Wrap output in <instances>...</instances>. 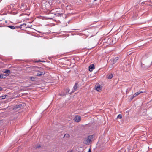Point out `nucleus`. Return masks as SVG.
Returning <instances> with one entry per match:
<instances>
[{
	"mask_svg": "<svg viewBox=\"0 0 152 152\" xmlns=\"http://www.w3.org/2000/svg\"><path fill=\"white\" fill-rule=\"evenodd\" d=\"M41 62H45V61H42Z\"/></svg>",
	"mask_w": 152,
	"mask_h": 152,
	"instance_id": "37",
	"label": "nucleus"
},
{
	"mask_svg": "<svg viewBox=\"0 0 152 152\" xmlns=\"http://www.w3.org/2000/svg\"><path fill=\"white\" fill-rule=\"evenodd\" d=\"M113 76V75L111 73H108L107 74L106 76V78L108 79H111Z\"/></svg>",
	"mask_w": 152,
	"mask_h": 152,
	"instance_id": "8",
	"label": "nucleus"
},
{
	"mask_svg": "<svg viewBox=\"0 0 152 152\" xmlns=\"http://www.w3.org/2000/svg\"><path fill=\"white\" fill-rule=\"evenodd\" d=\"M54 15H56V16H57L58 17L61 16L63 15V13H60L57 12Z\"/></svg>",
	"mask_w": 152,
	"mask_h": 152,
	"instance_id": "17",
	"label": "nucleus"
},
{
	"mask_svg": "<svg viewBox=\"0 0 152 152\" xmlns=\"http://www.w3.org/2000/svg\"><path fill=\"white\" fill-rule=\"evenodd\" d=\"M3 89V88H1V87H0V91H2Z\"/></svg>",
	"mask_w": 152,
	"mask_h": 152,
	"instance_id": "32",
	"label": "nucleus"
},
{
	"mask_svg": "<svg viewBox=\"0 0 152 152\" xmlns=\"http://www.w3.org/2000/svg\"><path fill=\"white\" fill-rule=\"evenodd\" d=\"M130 90H131L130 88H128L126 90V93H127L129 92L130 91Z\"/></svg>",
	"mask_w": 152,
	"mask_h": 152,
	"instance_id": "25",
	"label": "nucleus"
},
{
	"mask_svg": "<svg viewBox=\"0 0 152 152\" xmlns=\"http://www.w3.org/2000/svg\"><path fill=\"white\" fill-rule=\"evenodd\" d=\"M81 119V118L80 116H76L74 118V120L76 122H78L80 121Z\"/></svg>",
	"mask_w": 152,
	"mask_h": 152,
	"instance_id": "6",
	"label": "nucleus"
},
{
	"mask_svg": "<svg viewBox=\"0 0 152 152\" xmlns=\"http://www.w3.org/2000/svg\"><path fill=\"white\" fill-rule=\"evenodd\" d=\"M35 68H37L36 69H39V70L37 71V74L36 75L37 76H40L42 75H44L45 72L44 71V69L43 68H39L37 66H35Z\"/></svg>",
	"mask_w": 152,
	"mask_h": 152,
	"instance_id": "2",
	"label": "nucleus"
},
{
	"mask_svg": "<svg viewBox=\"0 0 152 152\" xmlns=\"http://www.w3.org/2000/svg\"><path fill=\"white\" fill-rule=\"evenodd\" d=\"M7 27L11 28L12 29H15V27L14 26H7Z\"/></svg>",
	"mask_w": 152,
	"mask_h": 152,
	"instance_id": "21",
	"label": "nucleus"
},
{
	"mask_svg": "<svg viewBox=\"0 0 152 152\" xmlns=\"http://www.w3.org/2000/svg\"><path fill=\"white\" fill-rule=\"evenodd\" d=\"M30 79L32 81H36V79H37V77H31Z\"/></svg>",
	"mask_w": 152,
	"mask_h": 152,
	"instance_id": "15",
	"label": "nucleus"
},
{
	"mask_svg": "<svg viewBox=\"0 0 152 152\" xmlns=\"http://www.w3.org/2000/svg\"><path fill=\"white\" fill-rule=\"evenodd\" d=\"M143 92H145V91H143L138 92L136 93L133 95V98H134L136 97L137 96L139 95L140 94L142 93Z\"/></svg>",
	"mask_w": 152,
	"mask_h": 152,
	"instance_id": "11",
	"label": "nucleus"
},
{
	"mask_svg": "<svg viewBox=\"0 0 152 152\" xmlns=\"http://www.w3.org/2000/svg\"><path fill=\"white\" fill-rule=\"evenodd\" d=\"M94 137V135L89 136L87 139L84 140L83 141V143L86 145L89 144L91 142V140Z\"/></svg>",
	"mask_w": 152,
	"mask_h": 152,
	"instance_id": "4",
	"label": "nucleus"
},
{
	"mask_svg": "<svg viewBox=\"0 0 152 152\" xmlns=\"http://www.w3.org/2000/svg\"><path fill=\"white\" fill-rule=\"evenodd\" d=\"M66 92V94H68V93L70 91V89L69 88H67L65 90H64Z\"/></svg>",
	"mask_w": 152,
	"mask_h": 152,
	"instance_id": "19",
	"label": "nucleus"
},
{
	"mask_svg": "<svg viewBox=\"0 0 152 152\" xmlns=\"http://www.w3.org/2000/svg\"><path fill=\"white\" fill-rule=\"evenodd\" d=\"M23 25H25L26 26V23H23V24H21L20 26H16L15 27V28H22V26Z\"/></svg>",
	"mask_w": 152,
	"mask_h": 152,
	"instance_id": "13",
	"label": "nucleus"
},
{
	"mask_svg": "<svg viewBox=\"0 0 152 152\" xmlns=\"http://www.w3.org/2000/svg\"><path fill=\"white\" fill-rule=\"evenodd\" d=\"M123 69L124 71H126L127 70L126 69H125V67L124 66V67L123 68Z\"/></svg>",
	"mask_w": 152,
	"mask_h": 152,
	"instance_id": "28",
	"label": "nucleus"
},
{
	"mask_svg": "<svg viewBox=\"0 0 152 152\" xmlns=\"http://www.w3.org/2000/svg\"><path fill=\"white\" fill-rule=\"evenodd\" d=\"M7 95H4L3 96H1L2 97V99H5L6 98V97L7 96Z\"/></svg>",
	"mask_w": 152,
	"mask_h": 152,
	"instance_id": "26",
	"label": "nucleus"
},
{
	"mask_svg": "<svg viewBox=\"0 0 152 152\" xmlns=\"http://www.w3.org/2000/svg\"><path fill=\"white\" fill-rule=\"evenodd\" d=\"M22 26H23L24 28H27L26 25V26L25 25H23Z\"/></svg>",
	"mask_w": 152,
	"mask_h": 152,
	"instance_id": "29",
	"label": "nucleus"
},
{
	"mask_svg": "<svg viewBox=\"0 0 152 152\" xmlns=\"http://www.w3.org/2000/svg\"><path fill=\"white\" fill-rule=\"evenodd\" d=\"M103 141V140H102V138L100 137L99 139L98 143V144L101 147H103V144L104 142V141Z\"/></svg>",
	"mask_w": 152,
	"mask_h": 152,
	"instance_id": "5",
	"label": "nucleus"
},
{
	"mask_svg": "<svg viewBox=\"0 0 152 152\" xmlns=\"http://www.w3.org/2000/svg\"><path fill=\"white\" fill-rule=\"evenodd\" d=\"M152 63V60H151L149 63L146 62L144 64H141V67L143 69H146L151 66Z\"/></svg>",
	"mask_w": 152,
	"mask_h": 152,
	"instance_id": "1",
	"label": "nucleus"
},
{
	"mask_svg": "<svg viewBox=\"0 0 152 152\" xmlns=\"http://www.w3.org/2000/svg\"><path fill=\"white\" fill-rule=\"evenodd\" d=\"M106 23H108V22L107 21H105V24Z\"/></svg>",
	"mask_w": 152,
	"mask_h": 152,
	"instance_id": "34",
	"label": "nucleus"
},
{
	"mask_svg": "<svg viewBox=\"0 0 152 152\" xmlns=\"http://www.w3.org/2000/svg\"><path fill=\"white\" fill-rule=\"evenodd\" d=\"M40 145H37V146L36 147V148H39L40 147Z\"/></svg>",
	"mask_w": 152,
	"mask_h": 152,
	"instance_id": "27",
	"label": "nucleus"
},
{
	"mask_svg": "<svg viewBox=\"0 0 152 152\" xmlns=\"http://www.w3.org/2000/svg\"><path fill=\"white\" fill-rule=\"evenodd\" d=\"M66 94H66V93L65 92V93L62 92L61 93H60L59 94V95L61 96H65L66 95Z\"/></svg>",
	"mask_w": 152,
	"mask_h": 152,
	"instance_id": "20",
	"label": "nucleus"
},
{
	"mask_svg": "<svg viewBox=\"0 0 152 152\" xmlns=\"http://www.w3.org/2000/svg\"><path fill=\"white\" fill-rule=\"evenodd\" d=\"M96 0H94V1H96Z\"/></svg>",
	"mask_w": 152,
	"mask_h": 152,
	"instance_id": "39",
	"label": "nucleus"
},
{
	"mask_svg": "<svg viewBox=\"0 0 152 152\" xmlns=\"http://www.w3.org/2000/svg\"><path fill=\"white\" fill-rule=\"evenodd\" d=\"M7 76H8V75L4 74H0V78L5 79L6 78Z\"/></svg>",
	"mask_w": 152,
	"mask_h": 152,
	"instance_id": "12",
	"label": "nucleus"
},
{
	"mask_svg": "<svg viewBox=\"0 0 152 152\" xmlns=\"http://www.w3.org/2000/svg\"><path fill=\"white\" fill-rule=\"evenodd\" d=\"M122 118V115L121 114H119L117 116V118L121 119Z\"/></svg>",
	"mask_w": 152,
	"mask_h": 152,
	"instance_id": "22",
	"label": "nucleus"
},
{
	"mask_svg": "<svg viewBox=\"0 0 152 152\" xmlns=\"http://www.w3.org/2000/svg\"><path fill=\"white\" fill-rule=\"evenodd\" d=\"M108 34L105 36V43L107 44L108 45H110L112 44L113 42L112 38L110 36H107Z\"/></svg>",
	"mask_w": 152,
	"mask_h": 152,
	"instance_id": "3",
	"label": "nucleus"
},
{
	"mask_svg": "<svg viewBox=\"0 0 152 152\" xmlns=\"http://www.w3.org/2000/svg\"><path fill=\"white\" fill-rule=\"evenodd\" d=\"M88 152H91V149L90 148L89 149V150H88Z\"/></svg>",
	"mask_w": 152,
	"mask_h": 152,
	"instance_id": "30",
	"label": "nucleus"
},
{
	"mask_svg": "<svg viewBox=\"0 0 152 152\" xmlns=\"http://www.w3.org/2000/svg\"><path fill=\"white\" fill-rule=\"evenodd\" d=\"M118 59V57H116L113 60H110V61H111V62H113V64H114L117 61Z\"/></svg>",
	"mask_w": 152,
	"mask_h": 152,
	"instance_id": "14",
	"label": "nucleus"
},
{
	"mask_svg": "<svg viewBox=\"0 0 152 152\" xmlns=\"http://www.w3.org/2000/svg\"><path fill=\"white\" fill-rule=\"evenodd\" d=\"M106 109V110H108V108H107V109Z\"/></svg>",
	"mask_w": 152,
	"mask_h": 152,
	"instance_id": "38",
	"label": "nucleus"
},
{
	"mask_svg": "<svg viewBox=\"0 0 152 152\" xmlns=\"http://www.w3.org/2000/svg\"><path fill=\"white\" fill-rule=\"evenodd\" d=\"M77 83H75V85L73 87V89L72 90V91L70 92V94L74 92L77 89Z\"/></svg>",
	"mask_w": 152,
	"mask_h": 152,
	"instance_id": "7",
	"label": "nucleus"
},
{
	"mask_svg": "<svg viewBox=\"0 0 152 152\" xmlns=\"http://www.w3.org/2000/svg\"><path fill=\"white\" fill-rule=\"evenodd\" d=\"M95 87L97 91H99L100 90H101V87H100L99 84L96 85Z\"/></svg>",
	"mask_w": 152,
	"mask_h": 152,
	"instance_id": "10",
	"label": "nucleus"
},
{
	"mask_svg": "<svg viewBox=\"0 0 152 152\" xmlns=\"http://www.w3.org/2000/svg\"><path fill=\"white\" fill-rule=\"evenodd\" d=\"M22 105L21 104H18L17 105H16L15 106V108L16 109H17L19 108H21L22 107Z\"/></svg>",
	"mask_w": 152,
	"mask_h": 152,
	"instance_id": "18",
	"label": "nucleus"
},
{
	"mask_svg": "<svg viewBox=\"0 0 152 152\" xmlns=\"http://www.w3.org/2000/svg\"><path fill=\"white\" fill-rule=\"evenodd\" d=\"M4 72L6 73L5 75H9V74L10 73V71L9 69H6Z\"/></svg>",
	"mask_w": 152,
	"mask_h": 152,
	"instance_id": "16",
	"label": "nucleus"
},
{
	"mask_svg": "<svg viewBox=\"0 0 152 152\" xmlns=\"http://www.w3.org/2000/svg\"><path fill=\"white\" fill-rule=\"evenodd\" d=\"M14 4H11L10 6L9 5V6H7V7H8V8H10V7L11 8V6H12V7H14Z\"/></svg>",
	"mask_w": 152,
	"mask_h": 152,
	"instance_id": "24",
	"label": "nucleus"
},
{
	"mask_svg": "<svg viewBox=\"0 0 152 152\" xmlns=\"http://www.w3.org/2000/svg\"><path fill=\"white\" fill-rule=\"evenodd\" d=\"M127 64L128 65H130L128 63L127 64H126V66H127Z\"/></svg>",
	"mask_w": 152,
	"mask_h": 152,
	"instance_id": "36",
	"label": "nucleus"
},
{
	"mask_svg": "<svg viewBox=\"0 0 152 152\" xmlns=\"http://www.w3.org/2000/svg\"><path fill=\"white\" fill-rule=\"evenodd\" d=\"M70 137V135L68 134H65L64 135V137Z\"/></svg>",
	"mask_w": 152,
	"mask_h": 152,
	"instance_id": "23",
	"label": "nucleus"
},
{
	"mask_svg": "<svg viewBox=\"0 0 152 152\" xmlns=\"http://www.w3.org/2000/svg\"><path fill=\"white\" fill-rule=\"evenodd\" d=\"M89 70L91 72L94 69V64H91L89 66Z\"/></svg>",
	"mask_w": 152,
	"mask_h": 152,
	"instance_id": "9",
	"label": "nucleus"
},
{
	"mask_svg": "<svg viewBox=\"0 0 152 152\" xmlns=\"http://www.w3.org/2000/svg\"><path fill=\"white\" fill-rule=\"evenodd\" d=\"M48 19L51 20V19H52V18H48Z\"/></svg>",
	"mask_w": 152,
	"mask_h": 152,
	"instance_id": "35",
	"label": "nucleus"
},
{
	"mask_svg": "<svg viewBox=\"0 0 152 152\" xmlns=\"http://www.w3.org/2000/svg\"><path fill=\"white\" fill-rule=\"evenodd\" d=\"M41 61H41V60H38V61H36V62H41Z\"/></svg>",
	"mask_w": 152,
	"mask_h": 152,
	"instance_id": "31",
	"label": "nucleus"
},
{
	"mask_svg": "<svg viewBox=\"0 0 152 152\" xmlns=\"http://www.w3.org/2000/svg\"><path fill=\"white\" fill-rule=\"evenodd\" d=\"M133 98V96H132V98H130V100H132L133 99V98Z\"/></svg>",
	"mask_w": 152,
	"mask_h": 152,
	"instance_id": "33",
	"label": "nucleus"
}]
</instances>
